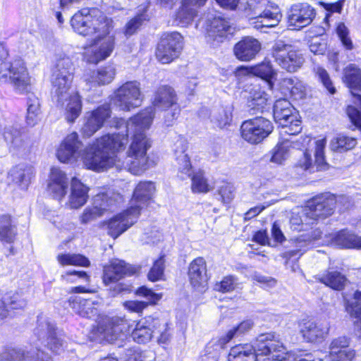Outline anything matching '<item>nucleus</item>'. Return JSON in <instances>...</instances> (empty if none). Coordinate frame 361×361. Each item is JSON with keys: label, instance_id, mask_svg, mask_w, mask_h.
<instances>
[{"label": "nucleus", "instance_id": "f257e3e1", "mask_svg": "<svg viewBox=\"0 0 361 361\" xmlns=\"http://www.w3.org/2000/svg\"><path fill=\"white\" fill-rule=\"evenodd\" d=\"M128 139L127 135L114 133L105 135L97 139L92 145L82 149V145L76 133L68 135L56 151L58 159L63 163L73 162L81 159L85 167L100 171L115 166L119 170L130 169L133 163L128 160V154L121 160L116 153L125 149Z\"/></svg>", "mask_w": 361, "mask_h": 361}, {"label": "nucleus", "instance_id": "f03ea898", "mask_svg": "<svg viewBox=\"0 0 361 361\" xmlns=\"http://www.w3.org/2000/svg\"><path fill=\"white\" fill-rule=\"evenodd\" d=\"M178 98L174 90L169 86H161L157 90L153 100V106H149L131 118L125 126L126 132L132 135V142L128 149V160L133 163L130 169L133 174L138 175L147 168V152L151 147V142L145 131L153 121L157 108L166 111L175 106Z\"/></svg>", "mask_w": 361, "mask_h": 361}, {"label": "nucleus", "instance_id": "7ed1b4c3", "mask_svg": "<svg viewBox=\"0 0 361 361\" xmlns=\"http://www.w3.org/2000/svg\"><path fill=\"white\" fill-rule=\"evenodd\" d=\"M73 79V63L69 57L57 59L51 75L53 97L57 105L65 109V117L73 123L80 115L82 101L77 92L71 91Z\"/></svg>", "mask_w": 361, "mask_h": 361}, {"label": "nucleus", "instance_id": "20e7f679", "mask_svg": "<svg viewBox=\"0 0 361 361\" xmlns=\"http://www.w3.org/2000/svg\"><path fill=\"white\" fill-rule=\"evenodd\" d=\"M10 82L20 94L31 92V77L24 61L20 58L8 59L6 46L0 43V83Z\"/></svg>", "mask_w": 361, "mask_h": 361}, {"label": "nucleus", "instance_id": "39448f33", "mask_svg": "<svg viewBox=\"0 0 361 361\" xmlns=\"http://www.w3.org/2000/svg\"><path fill=\"white\" fill-rule=\"evenodd\" d=\"M251 353L250 349V360L254 361H314L311 354H307L304 357L288 356L286 355V348L279 341V336L274 334H264L259 336L252 344Z\"/></svg>", "mask_w": 361, "mask_h": 361}, {"label": "nucleus", "instance_id": "423d86ee", "mask_svg": "<svg viewBox=\"0 0 361 361\" xmlns=\"http://www.w3.org/2000/svg\"><path fill=\"white\" fill-rule=\"evenodd\" d=\"M109 20L97 9L85 8L74 14L71 24L77 33L88 36L98 32H106Z\"/></svg>", "mask_w": 361, "mask_h": 361}, {"label": "nucleus", "instance_id": "0eeeda50", "mask_svg": "<svg viewBox=\"0 0 361 361\" xmlns=\"http://www.w3.org/2000/svg\"><path fill=\"white\" fill-rule=\"evenodd\" d=\"M271 56L281 69L290 73L297 72L305 62L303 55L299 51L293 49L290 44L282 39L274 42L271 49Z\"/></svg>", "mask_w": 361, "mask_h": 361}, {"label": "nucleus", "instance_id": "6e6552de", "mask_svg": "<svg viewBox=\"0 0 361 361\" xmlns=\"http://www.w3.org/2000/svg\"><path fill=\"white\" fill-rule=\"evenodd\" d=\"M112 20L108 23L106 32H98L92 43L85 49V58L89 63H97L111 56L115 48V37L111 33Z\"/></svg>", "mask_w": 361, "mask_h": 361}, {"label": "nucleus", "instance_id": "1a4fd4ad", "mask_svg": "<svg viewBox=\"0 0 361 361\" xmlns=\"http://www.w3.org/2000/svg\"><path fill=\"white\" fill-rule=\"evenodd\" d=\"M34 334L44 345L55 353H60L66 347L64 335L57 331L55 324L50 319L44 315L38 316Z\"/></svg>", "mask_w": 361, "mask_h": 361}, {"label": "nucleus", "instance_id": "9d476101", "mask_svg": "<svg viewBox=\"0 0 361 361\" xmlns=\"http://www.w3.org/2000/svg\"><path fill=\"white\" fill-rule=\"evenodd\" d=\"M274 118L286 134L297 135L302 130L301 121L298 118L295 109L286 99L276 101L274 105Z\"/></svg>", "mask_w": 361, "mask_h": 361}, {"label": "nucleus", "instance_id": "9b49d317", "mask_svg": "<svg viewBox=\"0 0 361 361\" xmlns=\"http://www.w3.org/2000/svg\"><path fill=\"white\" fill-rule=\"evenodd\" d=\"M183 47V39L177 32L162 35L156 51V57L159 62L167 64L177 59Z\"/></svg>", "mask_w": 361, "mask_h": 361}, {"label": "nucleus", "instance_id": "f8f14e48", "mask_svg": "<svg viewBox=\"0 0 361 361\" xmlns=\"http://www.w3.org/2000/svg\"><path fill=\"white\" fill-rule=\"evenodd\" d=\"M142 100L140 83L137 81H129L116 90L112 102L120 109L129 111L140 106Z\"/></svg>", "mask_w": 361, "mask_h": 361}, {"label": "nucleus", "instance_id": "ddd939ff", "mask_svg": "<svg viewBox=\"0 0 361 361\" xmlns=\"http://www.w3.org/2000/svg\"><path fill=\"white\" fill-rule=\"evenodd\" d=\"M206 37L212 42H221L228 35H232L235 27L227 19L219 16L212 18L207 17L205 23Z\"/></svg>", "mask_w": 361, "mask_h": 361}, {"label": "nucleus", "instance_id": "4468645a", "mask_svg": "<svg viewBox=\"0 0 361 361\" xmlns=\"http://www.w3.org/2000/svg\"><path fill=\"white\" fill-rule=\"evenodd\" d=\"M109 104H103L96 109L87 112L81 132L84 136L90 137L99 130L111 118Z\"/></svg>", "mask_w": 361, "mask_h": 361}, {"label": "nucleus", "instance_id": "2eb2a0df", "mask_svg": "<svg viewBox=\"0 0 361 361\" xmlns=\"http://www.w3.org/2000/svg\"><path fill=\"white\" fill-rule=\"evenodd\" d=\"M139 215L138 209L130 206L108 221V233L114 238H118L137 221Z\"/></svg>", "mask_w": 361, "mask_h": 361}, {"label": "nucleus", "instance_id": "dca6fc26", "mask_svg": "<svg viewBox=\"0 0 361 361\" xmlns=\"http://www.w3.org/2000/svg\"><path fill=\"white\" fill-rule=\"evenodd\" d=\"M326 140L324 139L318 140L315 142L314 160L312 161L311 154L305 152L303 157L298 162V166L308 171L310 173H314L317 171H325L328 169V164L324 159V147Z\"/></svg>", "mask_w": 361, "mask_h": 361}, {"label": "nucleus", "instance_id": "f3484780", "mask_svg": "<svg viewBox=\"0 0 361 361\" xmlns=\"http://www.w3.org/2000/svg\"><path fill=\"white\" fill-rule=\"evenodd\" d=\"M336 204V200L334 195L321 194L309 202L307 215L313 219L326 218L333 213Z\"/></svg>", "mask_w": 361, "mask_h": 361}, {"label": "nucleus", "instance_id": "a211bd4d", "mask_svg": "<svg viewBox=\"0 0 361 361\" xmlns=\"http://www.w3.org/2000/svg\"><path fill=\"white\" fill-rule=\"evenodd\" d=\"M315 15V10L308 4H295L288 11V25L294 27L295 29L302 28L312 22Z\"/></svg>", "mask_w": 361, "mask_h": 361}, {"label": "nucleus", "instance_id": "6ab92c4d", "mask_svg": "<svg viewBox=\"0 0 361 361\" xmlns=\"http://www.w3.org/2000/svg\"><path fill=\"white\" fill-rule=\"evenodd\" d=\"M139 268L123 260L115 259L109 266L104 267L103 281L106 285L119 281L125 276H131L137 273Z\"/></svg>", "mask_w": 361, "mask_h": 361}, {"label": "nucleus", "instance_id": "aec40b11", "mask_svg": "<svg viewBox=\"0 0 361 361\" xmlns=\"http://www.w3.org/2000/svg\"><path fill=\"white\" fill-rule=\"evenodd\" d=\"M329 324L326 321H307L300 329L303 338L310 343L322 342L328 336Z\"/></svg>", "mask_w": 361, "mask_h": 361}, {"label": "nucleus", "instance_id": "412c9836", "mask_svg": "<svg viewBox=\"0 0 361 361\" xmlns=\"http://www.w3.org/2000/svg\"><path fill=\"white\" fill-rule=\"evenodd\" d=\"M188 276L194 288L200 292H204L206 290L208 276L206 262L204 258L197 257L192 261L189 267Z\"/></svg>", "mask_w": 361, "mask_h": 361}, {"label": "nucleus", "instance_id": "4be33fe9", "mask_svg": "<svg viewBox=\"0 0 361 361\" xmlns=\"http://www.w3.org/2000/svg\"><path fill=\"white\" fill-rule=\"evenodd\" d=\"M68 303L77 314L86 318L97 316L100 307V302L98 299H85L80 296L70 297Z\"/></svg>", "mask_w": 361, "mask_h": 361}, {"label": "nucleus", "instance_id": "5701e85b", "mask_svg": "<svg viewBox=\"0 0 361 361\" xmlns=\"http://www.w3.org/2000/svg\"><path fill=\"white\" fill-rule=\"evenodd\" d=\"M174 146L176 166L178 171V176L181 179H185L192 175L190 160L188 155L185 154V151L188 149V142L185 138L179 137Z\"/></svg>", "mask_w": 361, "mask_h": 361}, {"label": "nucleus", "instance_id": "b1692460", "mask_svg": "<svg viewBox=\"0 0 361 361\" xmlns=\"http://www.w3.org/2000/svg\"><path fill=\"white\" fill-rule=\"evenodd\" d=\"M157 324H159V319L151 316L140 320L132 331L131 337L137 343H146L149 342L155 333Z\"/></svg>", "mask_w": 361, "mask_h": 361}, {"label": "nucleus", "instance_id": "393cba45", "mask_svg": "<svg viewBox=\"0 0 361 361\" xmlns=\"http://www.w3.org/2000/svg\"><path fill=\"white\" fill-rule=\"evenodd\" d=\"M123 201V197L120 193L114 190H107L99 192L92 197V204L102 215L114 211Z\"/></svg>", "mask_w": 361, "mask_h": 361}, {"label": "nucleus", "instance_id": "a878e982", "mask_svg": "<svg viewBox=\"0 0 361 361\" xmlns=\"http://www.w3.org/2000/svg\"><path fill=\"white\" fill-rule=\"evenodd\" d=\"M206 1L207 0H183L173 23L181 27L190 25L197 13V8L203 6Z\"/></svg>", "mask_w": 361, "mask_h": 361}, {"label": "nucleus", "instance_id": "bb28decb", "mask_svg": "<svg viewBox=\"0 0 361 361\" xmlns=\"http://www.w3.org/2000/svg\"><path fill=\"white\" fill-rule=\"evenodd\" d=\"M271 121L262 116L250 118V144L261 143L272 132Z\"/></svg>", "mask_w": 361, "mask_h": 361}, {"label": "nucleus", "instance_id": "cd10ccee", "mask_svg": "<svg viewBox=\"0 0 361 361\" xmlns=\"http://www.w3.org/2000/svg\"><path fill=\"white\" fill-rule=\"evenodd\" d=\"M154 192V183L152 181L140 182L134 190L130 200V206H133V208L138 209L140 214L141 209L147 206L152 200Z\"/></svg>", "mask_w": 361, "mask_h": 361}, {"label": "nucleus", "instance_id": "c85d7f7f", "mask_svg": "<svg viewBox=\"0 0 361 361\" xmlns=\"http://www.w3.org/2000/svg\"><path fill=\"white\" fill-rule=\"evenodd\" d=\"M68 187V179L66 174L59 168H52L48 185L49 192L54 198L61 200L66 194Z\"/></svg>", "mask_w": 361, "mask_h": 361}, {"label": "nucleus", "instance_id": "c756f323", "mask_svg": "<svg viewBox=\"0 0 361 361\" xmlns=\"http://www.w3.org/2000/svg\"><path fill=\"white\" fill-rule=\"evenodd\" d=\"M90 188L78 178H72L71 181V192L68 195L67 205L71 209H79L86 204L89 198Z\"/></svg>", "mask_w": 361, "mask_h": 361}, {"label": "nucleus", "instance_id": "7c9ffc66", "mask_svg": "<svg viewBox=\"0 0 361 361\" xmlns=\"http://www.w3.org/2000/svg\"><path fill=\"white\" fill-rule=\"evenodd\" d=\"M116 73L115 66L112 64H108L87 74L85 75V81L89 86V89H92L97 86L111 83Z\"/></svg>", "mask_w": 361, "mask_h": 361}, {"label": "nucleus", "instance_id": "2f4dec72", "mask_svg": "<svg viewBox=\"0 0 361 361\" xmlns=\"http://www.w3.org/2000/svg\"><path fill=\"white\" fill-rule=\"evenodd\" d=\"M34 176V169L29 165L20 164L11 168L8 173L9 180L23 190H26Z\"/></svg>", "mask_w": 361, "mask_h": 361}, {"label": "nucleus", "instance_id": "473e14b6", "mask_svg": "<svg viewBox=\"0 0 361 361\" xmlns=\"http://www.w3.org/2000/svg\"><path fill=\"white\" fill-rule=\"evenodd\" d=\"M345 82L354 97V103L361 109V71L355 65L350 64L345 69Z\"/></svg>", "mask_w": 361, "mask_h": 361}, {"label": "nucleus", "instance_id": "72a5a7b5", "mask_svg": "<svg viewBox=\"0 0 361 361\" xmlns=\"http://www.w3.org/2000/svg\"><path fill=\"white\" fill-rule=\"evenodd\" d=\"M94 331L99 339L111 343L118 338L122 329L119 324H115L112 319L106 317Z\"/></svg>", "mask_w": 361, "mask_h": 361}, {"label": "nucleus", "instance_id": "f704fd0d", "mask_svg": "<svg viewBox=\"0 0 361 361\" xmlns=\"http://www.w3.org/2000/svg\"><path fill=\"white\" fill-rule=\"evenodd\" d=\"M26 305L25 298L18 293L0 298V320L13 316L8 307L11 310H23Z\"/></svg>", "mask_w": 361, "mask_h": 361}, {"label": "nucleus", "instance_id": "c9c22d12", "mask_svg": "<svg viewBox=\"0 0 361 361\" xmlns=\"http://www.w3.org/2000/svg\"><path fill=\"white\" fill-rule=\"evenodd\" d=\"M331 243L341 248L360 249L361 237L348 230H341L333 235Z\"/></svg>", "mask_w": 361, "mask_h": 361}, {"label": "nucleus", "instance_id": "e433bc0d", "mask_svg": "<svg viewBox=\"0 0 361 361\" xmlns=\"http://www.w3.org/2000/svg\"><path fill=\"white\" fill-rule=\"evenodd\" d=\"M281 14L278 8L274 11L269 10L267 15H263L258 20L250 22V27H252L256 30L266 32L264 28L273 27L276 26L281 19Z\"/></svg>", "mask_w": 361, "mask_h": 361}, {"label": "nucleus", "instance_id": "4c0bfd02", "mask_svg": "<svg viewBox=\"0 0 361 361\" xmlns=\"http://www.w3.org/2000/svg\"><path fill=\"white\" fill-rule=\"evenodd\" d=\"M35 351H26L23 348H4L0 353V361H30L34 357Z\"/></svg>", "mask_w": 361, "mask_h": 361}, {"label": "nucleus", "instance_id": "58836bf2", "mask_svg": "<svg viewBox=\"0 0 361 361\" xmlns=\"http://www.w3.org/2000/svg\"><path fill=\"white\" fill-rule=\"evenodd\" d=\"M16 235V228L13 224L11 216L2 215L0 216V241L12 243Z\"/></svg>", "mask_w": 361, "mask_h": 361}, {"label": "nucleus", "instance_id": "ea45409f", "mask_svg": "<svg viewBox=\"0 0 361 361\" xmlns=\"http://www.w3.org/2000/svg\"><path fill=\"white\" fill-rule=\"evenodd\" d=\"M319 281L326 286L335 290H342L347 281L345 276L337 271H329L320 276Z\"/></svg>", "mask_w": 361, "mask_h": 361}, {"label": "nucleus", "instance_id": "a19ab883", "mask_svg": "<svg viewBox=\"0 0 361 361\" xmlns=\"http://www.w3.org/2000/svg\"><path fill=\"white\" fill-rule=\"evenodd\" d=\"M252 75L261 79L270 82L276 75V72L273 68L269 61H264L254 66H250V75Z\"/></svg>", "mask_w": 361, "mask_h": 361}, {"label": "nucleus", "instance_id": "79ce46f5", "mask_svg": "<svg viewBox=\"0 0 361 361\" xmlns=\"http://www.w3.org/2000/svg\"><path fill=\"white\" fill-rule=\"evenodd\" d=\"M357 145V140L353 137L338 135L331 141V149L338 152L350 150Z\"/></svg>", "mask_w": 361, "mask_h": 361}, {"label": "nucleus", "instance_id": "37998d69", "mask_svg": "<svg viewBox=\"0 0 361 361\" xmlns=\"http://www.w3.org/2000/svg\"><path fill=\"white\" fill-rule=\"evenodd\" d=\"M27 123L34 126L40 114V104L39 99L34 94H30L27 99Z\"/></svg>", "mask_w": 361, "mask_h": 361}, {"label": "nucleus", "instance_id": "c03bdc74", "mask_svg": "<svg viewBox=\"0 0 361 361\" xmlns=\"http://www.w3.org/2000/svg\"><path fill=\"white\" fill-rule=\"evenodd\" d=\"M57 260L62 266L75 265L87 267L90 264L88 259L79 254H61L57 256Z\"/></svg>", "mask_w": 361, "mask_h": 361}, {"label": "nucleus", "instance_id": "a18cd8bd", "mask_svg": "<svg viewBox=\"0 0 361 361\" xmlns=\"http://www.w3.org/2000/svg\"><path fill=\"white\" fill-rule=\"evenodd\" d=\"M191 188L193 192L207 193L214 189V185L208 182L202 172L199 171L192 177Z\"/></svg>", "mask_w": 361, "mask_h": 361}, {"label": "nucleus", "instance_id": "49530a36", "mask_svg": "<svg viewBox=\"0 0 361 361\" xmlns=\"http://www.w3.org/2000/svg\"><path fill=\"white\" fill-rule=\"evenodd\" d=\"M216 198L224 204H230L235 197V188L231 183L222 182L216 189Z\"/></svg>", "mask_w": 361, "mask_h": 361}, {"label": "nucleus", "instance_id": "de8ad7c7", "mask_svg": "<svg viewBox=\"0 0 361 361\" xmlns=\"http://www.w3.org/2000/svg\"><path fill=\"white\" fill-rule=\"evenodd\" d=\"M267 0L250 1V22L259 20L263 15H267Z\"/></svg>", "mask_w": 361, "mask_h": 361}, {"label": "nucleus", "instance_id": "09e8293b", "mask_svg": "<svg viewBox=\"0 0 361 361\" xmlns=\"http://www.w3.org/2000/svg\"><path fill=\"white\" fill-rule=\"evenodd\" d=\"M3 135L7 144L15 149L20 148L23 145L22 135L17 128L13 127L6 128Z\"/></svg>", "mask_w": 361, "mask_h": 361}, {"label": "nucleus", "instance_id": "8fccbe9b", "mask_svg": "<svg viewBox=\"0 0 361 361\" xmlns=\"http://www.w3.org/2000/svg\"><path fill=\"white\" fill-rule=\"evenodd\" d=\"M345 310L351 317L358 319L361 329V291L354 293L352 300L347 302Z\"/></svg>", "mask_w": 361, "mask_h": 361}, {"label": "nucleus", "instance_id": "3c124183", "mask_svg": "<svg viewBox=\"0 0 361 361\" xmlns=\"http://www.w3.org/2000/svg\"><path fill=\"white\" fill-rule=\"evenodd\" d=\"M293 142H290L289 140L286 139L282 142L278 144L274 149L271 161L272 162L281 164L283 160H285L288 156L290 143Z\"/></svg>", "mask_w": 361, "mask_h": 361}, {"label": "nucleus", "instance_id": "603ef678", "mask_svg": "<svg viewBox=\"0 0 361 361\" xmlns=\"http://www.w3.org/2000/svg\"><path fill=\"white\" fill-rule=\"evenodd\" d=\"M212 122L219 128H224L231 124L232 113L231 108L222 109L212 116Z\"/></svg>", "mask_w": 361, "mask_h": 361}, {"label": "nucleus", "instance_id": "864d4df0", "mask_svg": "<svg viewBox=\"0 0 361 361\" xmlns=\"http://www.w3.org/2000/svg\"><path fill=\"white\" fill-rule=\"evenodd\" d=\"M228 361H248L247 344H239L233 347L228 355Z\"/></svg>", "mask_w": 361, "mask_h": 361}, {"label": "nucleus", "instance_id": "5fc2aeb1", "mask_svg": "<svg viewBox=\"0 0 361 361\" xmlns=\"http://www.w3.org/2000/svg\"><path fill=\"white\" fill-rule=\"evenodd\" d=\"M103 215L94 207L92 204L87 207L79 216L80 223L82 225L88 224Z\"/></svg>", "mask_w": 361, "mask_h": 361}, {"label": "nucleus", "instance_id": "6e6d98bb", "mask_svg": "<svg viewBox=\"0 0 361 361\" xmlns=\"http://www.w3.org/2000/svg\"><path fill=\"white\" fill-rule=\"evenodd\" d=\"M267 94L264 92H259L254 94L250 100V111L251 110L262 112L267 104Z\"/></svg>", "mask_w": 361, "mask_h": 361}, {"label": "nucleus", "instance_id": "4d7b16f0", "mask_svg": "<svg viewBox=\"0 0 361 361\" xmlns=\"http://www.w3.org/2000/svg\"><path fill=\"white\" fill-rule=\"evenodd\" d=\"M314 72L322 82L323 85L326 87V89L331 94H334L336 92V89L332 85L331 80L327 71L320 66H315L314 67Z\"/></svg>", "mask_w": 361, "mask_h": 361}, {"label": "nucleus", "instance_id": "13d9d810", "mask_svg": "<svg viewBox=\"0 0 361 361\" xmlns=\"http://www.w3.org/2000/svg\"><path fill=\"white\" fill-rule=\"evenodd\" d=\"M164 260L163 257H161L154 262L153 267L151 268L148 274L149 280L156 281L161 279L164 274Z\"/></svg>", "mask_w": 361, "mask_h": 361}, {"label": "nucleus", "instance_id": "bf43d9fd", "mask_svg": "<svg viewBox=\"0 0 361 361\" xmlns=\"http://www.w3.org/2000/svg\"><path fill=\"white\" fill-rule=\"evenodd\" d=\"M147 20V16L145 13L136 16L131 19L126 25L125 35L130 36L133 35L138 27L142 25L143 21Z\"/></svg>", "mask_w": 361, "mask_h": 361}, {"label": "nucleus", "instance_id": "052dcab7", "mask_svg": "<svg viewBox=\"0 0 361 361\" xmlns=\"http://www.w3.org/2000/svg\"><path fill=\"white\" fill-rule=\"evenodd\" d=\"M349 345V340L345 336H340L332 340L329 345L330 356L335 355Z\"/></svg>", "mask_w": 361, "mask_h": 361}, {"label": "nucleus", "instance_id": "680f3d73", "mask_svg": "<svg viewBox=\"0 0 361 361\" xmlns=\"http://www.w3.org/2000/svg\"><path fill=\"white\" fill-rule=\"evenodd\" d=\"M164 111L165 113L163 118V125L166 127L173 126L180 115V106H175L173 108H171Z\"/></svg>", "mask_w": 361, "mask_h": 361}, {"label": "nucleus", "instance_id": "e2e57ef3", "mask_svg": "<svg viewBox=\"0 0 361 361\" xmlns=\"http://www.w3.org/2000/svg\"><path fill=\"white\" fill-rule=\"evenodd\" d=\"M336 32L342 44L347 49H353V42L348 37V30L343 23H340L336 27Z\"/></svg>", "mask_w": 361, "mask_h": 361}, {"label": "nucleus", "instance_id": "0e129e2a", "mask_svg": "<svg viewBox=\"0 0 361 361\" xmlns=\"http://www.w3.org/2000/svg\"><path fill=\"white\" fill-rule=\"evenodd\" d=\"M234 53L239 60L245 61L248 60V41L246 38L235 44Z\"/></svg>", "mask_w": 361, "mask_h": 361}, {"label": "nucleus", "instance_id": "69168bd1", "mask_svg": "<svg viewBox=\"0 0 361 361\" xmlns=\"http://www.w3.org/2000/svg\"><path fill=\"white\" fill-rule=\"evenodd\" d=\"M149 302L138 300H128L123 303V307L130 312L141 314L148 306Z\"/></svg>", "mask_w": 361, "mask_h": 361}, {"label": "nucleus", "instance_id": "338daca9", "mask_svg": "<svg viewBox=\"0 0 361 361\" xmlns=\"http://www.w3.org/2000/svg\"><path fill=\"white\" fill-rule=\"evenodd\" d=\"M234 279L232 276H226L221 281L215 283L214 289L223 293L230 292L234 289Z\"/></svg>", "mask_w": 361, "mask_h": 361}, {"label": "nucleus", "instance_id": "774afa93", "mask_svg": "<svg viewBox=\"0 0 361 361\" xmlns=\"http://www.w3.org/2000/svg\"><path fill=\"white\" fill-rule=\"evenodd\" d=\"M346 112L350 121L361 130V111L355 106H348Z\"/></svg>", "mask_w": 361, "mask_h": 361}]
</instances>
